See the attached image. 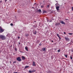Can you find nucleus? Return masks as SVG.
<instances>
[{"instance_id":"f257e3e1","label":"nucleus","mask_w":73,"mask_h":73,"mask_svg":"<svg viewBox=\"0 0 73 73\" xmlns=\"http://www.w3.org/2000/svg\"><path fill=\"white\" fill-rule=\"evenodd\" d=\"M0 39L2 40H5L6 39V37L4 35H0Z\"/></svg>"},{"instance_id":"f03ea898","label":"nucleus","mask_w":73,"mask_h":73,"mask_svg":"<svg viewBox=\"0 0 73 73\" xmlns=\"http://www.w3.org/2000/svg\"><path fill=\"white\" fill-rule=\"evenodd\" d=\"M5 31V30L1 27H0V33H3V32H4Z\"/></svg>"},{"instance_id":"7ed1b4c3","label":"nucleus","mask_w":73,"mask_h":73,"mask_svg":"<svg viewBox=\"0 0 73 73\" xmlns=\"http://www.w3.org/2000/svg\"><path fill=\"white\" fill-rule=\"evenodd\" d=\"M17 60L18 61H21V57L20 56L18 57L17 58Z\"/></svg>"},{"instance_id":"20e7f679","label":"nucleus","mask_w":73,"mask_h":73,"mask_svg":"<svg viewBox=\"0 0 73 73\" xmlns=\"http://www.w3.org/2000/svg\"><path fill=\"white\" fill-rule=\"evenodd\" d=\"M36 70H33L32 71L29 70V72L30 73H33V72H35Z\"/></svg>"},{"instance_id":"39448f33","label":"nucleus","mask_w":73,"mask_h":73,"mask_svg":"<svg viewBox=\"0 0 73 73\" xmlns=\"http://www.w3.org/2000/svg\"><path fill=\"white\" fill-rule=\"evenodd\" d=\"M56 8L57 11H60V6H56Z\"/></svg>"},{"instance_id":"423d86ee","label":"nucleus","mask_w":73,"mask_h":73,"mask_svg":"<svg viewBox=\"0 0 73 73\" xmlns=\"http://www.w3.org/2000/svg\"><path fill=\"white\" fill-rule=\"evenodd\" d=\"M60 23L62 24H64V25H65V23L63 21H60Z\"/></svg>"},{"instance_id":"0eeeda50","label":"nucleus","mask_w":73,"mask_h":73,"mask_svg":"<svg viewBox=\"0 0 73 73\" xmlns=\"http://www.w3.org/2000/svg\"><path fill=\"white\" fill-rule=\"evenodd\" d=\"M33 34H34V35H36V34L37 33V32L35 30L33 31Z\"/></svg>"},{"instance_id":"6e6552de","label":"nucleus","mask_w":73,"mask_h":73,"mask_svg":"<svg viewBox=\"0 0 73 73\" xmlns=\"http://www.w3.org/2000/svg\"><path fill=\"white\" fill-rule=\"evenodd\" d=\"M65 38L66 40V41H69V38L65 37Z\"/></svg>"},{"instance_id":"1a4fd4ad","label":"nucleus","mask_w":73,"mask_h":73,"mask_svg":"<svg viewBox=\"0 0 73 73\" xmlns=\"http://www.w3.org/2000/svg\"><path fill=\"white\" fill-rule=\"evenodd\" d=\"M22 59L23 60H25V57L23 56H22Z\"/></svg>"},{"instance_id":"9d476101","label":"nucleus","mask_w":73,"mask_h":73,"mask_svg":"<svg viewBox=\"0 0 73 73\" xmlns=\"http://www.w3.org/2000/svg\"><path fill=\"white\" fill-rule=\"evenodd\" d=\"M56 7L60 6V5L58 3H57L55 4Z\"/></svg>"},{"instance_id":"9b49d317","label":"nucleus","mask_w":73,"mask_h":73,"mask_svg":"<svg viewBox=\"0 0 73 73\" xmlns=\"http://www.w3.org/2000/svg\"><path fill=\"white\" fill-rule=\"evenodd\" d=\"M42 51H44L45 52V51H46V48H43L42 49Z\"/></svg>"},{"instance_id":"f8f14e48","label":"nucleus","mask_w":73,"mask_h":73,"mask_svg":"<svg viewBox=\"0 0 73 73\" xmlns=\"http://www.w3.org/2000/svg\"><path fill=\"white\" fill-rule=\"evenodd\" d=\"M60 23H56V24L55 25H56V26H58L59 25H60Z\"/></svg>"},{"instance_id":"ddd939ff","label":"nucleus","mask_w":73,"mask_h":73,"mask_svg":"<svg viewBox=\"0 0 73 73\" xmlns=\"http://www.w3.org/2000/svg\"><path fill=\"white\" fill-rule=\"evenodd\" d=\"M33 66H36V64H35V62H33Z\"/></svg>"},{"instance_id":"4468645a","label":"nucleus","mask_w":73,"mask_h":73,"mask_svg":"<svg viewBox=\"0 0 73 73\" xmlns=\"http://www.w3.org/2000/svg\"><path fill=\"white\" fill-rule=\"evenodd\" d=\"M29 66H25L24 69H26V68H29Z\"/></svg>"},{"instance_id":"2eb2a0df","label":"nucleus","mask_w":73,"mask_h":73,"mask_svg":"<svg viewBox=\"0 0 73 73\" xmlns=\"http://www.w3.org/2000/svg\"><path fill=\"white\" fill-rule=\"evenodd\" d=\"M25 49L27 51H28V47H25Z\"/></svg>"},{"instance_id":"dca6fc26","label":"nucleus","mask_w":73,"mask_h":73,"mask_svg":"<svg viewBox=\"0 0 73 73\" xmlns=\"http://www.w3.org/2000/svg\"><path fill=\"white\" fill-rule=\"evenodd\" d=\"M38 11L39 12V13H40V12H41V10L40 9L38 10Z\"/></svg>"},{"instance_id":"f3484780","label":"nucleus","mask_w":73,"mask_h":73,"mask_svg":"<svg viewBox=\"0 0 73 73\" xmlns=\"http://www.w3.org/2000/svg\"><path fill=\"white\" fill-rule=\"evenodd\" d=\"M28 35H29V34H27L25 35V37H28Z\"/></svg>"},{"instance_id":"a211bd4d","label":"nucleus","mask_w":73,"mask_h":73,"mask_svg":"<svg viewBox=\"0 0 73 73\" xmlns=\"http://www.w3.org/2000/svg\"><path fill=\"white\" fill-rule=\"evenodd\" d=\"M50 7V6L49 5H47V7H46L47 8H49V7Z\"/></svg>"},{"instance_id":"6ab92c4d","label":"nucleus","mask_w":73,"mask_h":73,"mask_svg":"<svg viewBox=\"0 0 73 73\" xmlns=\"http://www.w3.org/2000/svg\"><path fill=\"white\" fill-rule=\"evenodd\" d=\"M46 12L45 11H44L43 12V13H46Z\"/></svg>"},{"instance_id":"aec40b11","label":"nucleus","mask_w":73,"mask_h":73,"mask_svg":"<svg viewBox=\"0 0 73 73\" xmlns=\"http://www.w3.org/2000/svg\"><path fill=\"white\" fill-rule=\"evenodd\" d=\"M68 35H73V33H69Z\"/></svg>"},{"instance_id":"412c9836","label":"nucleus","mask_w":73,"mask_h":73,"mask_svg":"<svg viewBox=\"0 0 73 73\" xmlns=\"http://www.w3.org/2000/svg\"><path fill=\"white\" fill-rule=\"evenodd\" d=\"M64 56H65L66 58H67V57L68 56V55H64Z\"/></svg>"},{"instance_id":"4be33fe9","label":"nucleus","mask_w":73,"mask_h":73,"mask_svg":"<svg viewBox=\"0 0 73 73\" xmlns=\"http://www.w3.org/2000/svg\"><path fill=\"white\" fill-rule=\"evenodd\" d=\"M60 49L58 50V52H60Z\"/></svg>"},{"instance_id":"5701e85b","label":"nucleus","mask_w":73,"mask_h":73,"mask_svg":"<svg viewBox=\"0 0 73 73\" xmlns=\"http://www.w3.org/2000/svg\"><path fill=\"white\" fill-rule=\"evenodd\" d=\"M37 42L38 44V43L40 42V40H37Z\"/></svg>"},{"instance_id":"b1692460","label":"nucleus","mask_w":73,"mask_h":73,"mask_svg":"<svg viewBox=\"0 0 73 73\" xmlns=\"http://www.w3.org/2000/svg\"><path fill=\"white\" fill-rule=\"evenodd\" d=\"M57 36L59 37H60V36H59V35H58V34H57Z\"/></svg>"},{"instance_id":"393cba45","label":"nucleus","mask_w":73,"mask_h":73,"mask_svg":"<svg viewBox=\"0 0 73 73\" xmlns=\"http://www.w3.org/2000/svg\"><path fill=\"white\" fill-rule=\"evenodd\" d=\"M41 7L42 8H44V6H43V5L41 6Z\"/></svg>"},{"instance_id":"a878e982","label":"nucleus","mask_w":73,"mask_h":73,"mask_svg":"<svg viewBox=\"0 0 73 73\" xmlns=\"http://www.w3.org/2000/svg\"><path fill=\"white\" fill-rule=\"evenodd\" d=\"M71 8H72V10L73 11V7H71Z\"/></svg>"},{"instance_id":"bb28decb","label":"nucleus","mask_w":73,"mask_h":73,"mask_svg":"<svg viewBox=\"0 0 73 73\" xmlns=\"http://www.w3.org/2000/svg\"><path fill=\"white\" fill-rule=\"evenodd\" d=\"M13 23H11V26H13Z\"/></svg>"},{"instance_id":"cd10ccee","label":"nucleus","mask_w":73,"mask_h":73,"mask_svg":"<svg viewBox=\"0 0 73 73\" xmlns=\"http://www.w3.org/2000/svg\"><path fill=\"white\" fill-rule=\"evenodd\" d=\"M39 46H41V43H40L39 44Z\"/></svg>"},{"instance_id":"c85d7f7f","label":"nucleus","mask_w":73,"mask_h":73,"mask_svg":"<svg viewBox=\"0 0 73 73\" xmlns=\"http://www.w3.org/2000/svg\"><path fill=\"white\" fill-rule=\"evenodd\" d=\"M16 63V62L15 61V62H13V64H15V63Z\"/></svg>"},{"instance_id":"c756f323","label":"nucleus","mask_w":73,"mask_h":73,"mask_svg":"<svg viewBox=\"0 0 73 73\" xmlns=\"http://www.w3.org/2000/svg\"><path fill=\"white\" fill-rule=\"evenodd\" d=\"M20 36H18V38L19 39V38H20Z\"/></svg>"},{"instance_id":"7c9ffc66","label":"nucleus","mask_w":73,"mask_h":73,"mask_svg":"<svg viewBox=\"0 0 73 73\" xmlns=\"http://www.w3.org/2000/svg\"><path fill=\"white\" fill-rule=\"evenodd\" d=\"M70 58H71V60H72V58L71 56H70Z\"/></svg>"},{"instance_id":"2f4dec72","label":"nucleus","mask_w":73,"mask_h":73,"mask_svg":"<svg viewBox=\"0 0 73 73\" xmlns=\"http://www.w3.org/2000/svg\"><path fill=\"white\" fill-rule=\"evenodd\" d=\"M15 50H16V51H17V48H15Z\"/></svg>"},{"instance_id":"473e14b6","label":"nucleus","mask_w":73,"mask_h":73,"mask_svg":"<svg viewBox=\"0 0 73 73\" xmlns=\"http://www.w3.org/2000/svg\"><path fill=\"white\" fill-rule=\"evenodd\" d=\"M2 1H0V3H2Z\"/></svg>"},{"instance_id":"72a5a7b5","label":"nucleus","mask_w":73,"mask_h":73,"mask_svg":"<svg viewBox=\"0 0 73 73\" xmlns=\"http://www.w3.org/2000/svg\"><path fill=\"white\" fill-rule=\"evenodd\" d=\"M64 35H65V34H66V33L64 32Z\"/></svg>"},{"instance_id":"f704fd0d","label":"nucleus","mask_w":73,"mask_h":73,"mask_svg":"<svg viewBox=\"0 0 73 73\" xmlns=\"http://www.w3.org/2000/svg\"><path fill=\"white\" fill-rule=\"evenodd\" d=\"M65 20H68V19H65Z\"/></svg>"},{"instance_id":"c9c22d12","label":"nucleus","mask_w":73,"mask_h":73,"mask_svg":"<svg viewBox=\"0 0 73 73\" xmlns=\"http://www.w3.org/2000/svg\"><path fill=\"white\" fill-rule=\"evenodd\" d=\"M7 1V0H5V3H6Z\"/></svg>"},{"instance_id":"e433bc0d","label":"nucleus","mask_w":73,"mask_h":73,"mask_svg":"<svg viewBox=\"0 0 73 73\" xmlns=\"http://www.w3.org/2000/svg\"><path fill=\"white\" fill-rule=\"evenodd\" d=\"M32 8H33V9H35V7H33Z\"/></svg>"},{"instance_id":"4c0bfd02","label":"nucleus","mask_w":73,"mask_h":73,"mask_svg":"<svg viewBox=\"0 0 73 73\" xmlns=\"http://www.w3.org/2000/svg\"><path fill=\"white\" fill-rule=\"evenodd\" d=\"M58 37L59 38V39H61V38L60 36L59 37Z\"/></svg>"},{"instance_id":"58836bf2","label":"nucleus","mask_w":73,"mask_h":73,"mask_svg":"<svg viewBox=\"0 0 73 73\" xmlns=\"http://www.w3.org/2000/svg\"><path fill=\"white\" fill-rule=\"evenodd\" d=\"M10 64H11V63H12V62H11V61H10Z\"/></svg>"},{"instance_id":"ea45409f","label":"nucleus","mask_w":73,"mask_h":73,"mask_svg":"<svg viewBox=\"0 0 73 73\" xmlns=\"http://www.w3.org/2000/svg\"><path fill=\"white\" fill-rule=\"evenodd\" d=\"M14 73H19L16 72H14Z\"/></svg>"},{"instance_id":"a19ab883","label":"nucleus","mask_w":73,"mask_h":73,"mask_svg":"<svg viewBox=\"0 0 73 73\" xmlns=\"http://www.w3.org/2000/svg\"><path fill=\"white\" fill-rule=\"evenodd\" d=\"M71 51L72 52H73V49Z\"/></svg>"},{"instance_id":"79ce46f5","label":"nucleus","mask_w":73,"mask_h":73,"mask_svg":"<svg viewBox=\"0 0 73 73\" xmlns=\"http://www.w3.org/2000/svg\"><path fill=\"white\" fill-rule=\"evenodd\" d=\"M52 42H53V40H52L51 41Z\"/></svg>"},{"instance_id":"37998d69","label":"nucleus","mask_w":73,"mask_h":73,"mask_svg":"<svg viewBox=\"0 0 73 73\" xmlns=\"http://www.w3.org/2000/svg\"><path fill=\"white\" fill-rule=\"evenodd\" d=\"M19 44H20V43L19 42Z\"/></svg>"},{"instance_id":"c03bdc74","label":"nucleus","mask_w":73,"mask_h":73,"mask_svg":"<svg viewBox=\"0 0 73 73\" xmlns=\"http://www.w3.org/2000/svg\"><path fill=\"white\" fill-rule=\"evenodd\" d=\"M50 22H52V21H50Z\"/></svg>"},{"instance_id":"a18cd8bd","label":"nucleus","mask_w":73,"mask_h":73,"mask_svg":"<svg viewBox=\"0 0 73 73\" xmlns=\"http://www.w3.org/2000/svg\"><path fill=\"white\" fill-rule=\"evenodd\" d=\"M47 21H48V22L49 21V20H47Z\"/></svg>"},{"instance_id":"49530a36","label":"nucleus","mask_w":73,"mask_h":73,"mask_svg":"<svg viewBox=\"0 0 73 73\" xmlns=\"http://www.w3.org/2000/svg\"><path fill=\"white\" fill-rule=\"evenodd\" d=\"M34 22H35V23H36V21H34Z\"/></svg>"},{"instance_id":"de8ad7c7","label":"nucleus","mask_w":73,"mask_h":73,"mask_svg":"<svg viewBox=\"0 0 73 73\" xmlns=\"http://www.w3.org/2000/svg\"><path fill=\"white\" fill-rule=\"evenodd\" d=\"M56 2H57V1H56Z\"/></svg>"}]
</instances>
